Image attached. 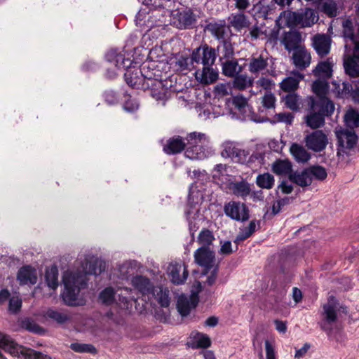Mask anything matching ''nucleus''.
Returning a JSON list of instances; mask_svg holds the SVG:
<instances>
[{
  "label": "nucleus",
  "instance_id": "1",
  "mask_svg": "<svg viewBox=\"0 0 359 359\" xmlns=\"http://www.w3.org/2000/svg\"><path fill=\"white\" fill-rule=\"evenodd\" d=\"M105 58L109 63L114 65L118 69L126 70L124 79L129 86L137 89L148 88V83H146L140 69L132 67L133 60L126 57L121 52L116 49L110 50L106 53Z\"/></svg>",
  "mask_w": 359,
  "mask_h": 359
},
{
  "label": "nucleus",
  "instance_id": "2",
  "mask_svg": "<svg viewBox=\"0 0 359 359\" xmlns=\"http://www.w3.org/2000/svg\"><path fill=\"white\" fill-rule=\"evenodd\" d=\"M0 347L9 352L13 357L19 358L22 355L25 359H51L50 357L43 358L41 352L18 345L9 336L2 332H0Z\"/></svg>",
  "mask_w": 359,
  "mask_h": 359
},
{
  "label": "nucleus",
  "instance_id": "3",
  "mask_svg": "<svg viewBox=\"0 0 359 359\" xmlns=\"http://www.w3.org/2000/svg\"><path fill=\"white\" fill-rule=\"evenodd\" d=\"M192 60L195 64L203 66H212L217 58L216 49L207 43H202L194 48L191 53Z\"/></svg>",
  "mask_w": 359,
  "mask_h": 359
},
{
  "label": "nucleus",
  "instance_id": "4",
  "mask_svg": "<svg viewBox=\"0 0 359 359\" xmlns=\"http://www.w3.org/2000/svg\"><path fill=\"white\" fill-rule=\"evenodd\" d=\"M65 290L61 294L65 304L67 306H78L77 296L80 292V287L76 285L75 276L69 275L63 277Z\"/></svg>",
  "mask_w": 359,
  "mask_h": 359
},
{
  "label": "nucleus",
  "instance_id": "5",
  "mask_svg": "<svg viewBox=\"0 0 359 359\" xmlns=\"http://www.w3.org/2000/svg\"><path fill=\"white\" fill-rule=\"evenodd\" d=\"M204 30L210 33L219 43L231 40L234 36L230 26L224 22H210L205 26Z\"/></svg>",
  "mask_w": 359,
  "mask_h": 359
},
{
  "label": "nucleus",
  "instance_id": "6",
  "mask_svg": "<svg viewBox=\"0 0 359 359\" xmlns=\"http://www.w3.org/2000/svg\"><path fill=\"white\" fill-rule=\"evenodd\" d=\"M204 30L210 33L219 43L231 40L234 36L230 26L224 22H210L205 26Z\"/></svg>",
  "mask_w": 359,
  "mask_h": 359
},
{
  "label": "nucleus",
  "instance_id": "7",
  "mask_svg": "<svg viewBox=\"0 0 359 359\" xmlns=\"http://www.w3.org/2000/svg\"><path fill=\"white\" fill-rule=\"evenodd\" d=\"M195 262L203 266L202 275H207L210 270L215 267V255L213 250L205 247H200L194 252Z\"/></svg>",
  "mask_w": 359,
  "mask_h": 359
},
{
  "label": "nucleus",
  "instance_id": "8",
  "mask_svg": "<svg viewBox=\"0 0 359 359\" xmlns=\"http://www.w3.org/2000/svg\"><path fill=\"white\" fill-rule=\"evenodd\" d=\"M336 304L334 302V298L329 299L327 304H324L323 311L322 312V321L318 323L320 328L330 334L332 332L331 325L337 320V313Z\"/></svg>",
  "mask_w": 359,
  "mask_h": 359
},
{
  "label": "nucleus",
  "instance_id": "9",
  "mask_svg": "<svg viewBox=\"0 0 359 359\" xmlns=\"http://www.w3.org/2000/svg\"><path fill=\"white\" fill-rule=\"evenodd\" d=\"M224 210L227 217L238 222H245L250 217L248 208L241 202L231 201L225 204Z\"/></svg>",
  "mask_w": 359,
  "mask_h": 359
},
{
  "label": "nucleus",
  "instance_id": "10",
  "mask_svg": "<svg viewBox=\"0 0 359 359\" xmlns=\"http://www.w3.org/2000/svg\"><path fill=\"white\" fill-rule=\"evenodd\" d=\"M302 41V34L296 29L284 32L280 37V43L289 53L303 47L304 46L301 44Z\"/></svg>",
  "mask_w": 359,
  "mask_h": 359
},
{
  "label": "nucleus",
  "instance_id": "11",
  "mask_svg": "<svg viewBox=\"0 0 359 359\" xmlns=\"http://www.w3.org/2000/svg\"><path fill=\"white\" fill-rule=\"evenodd\" d=\"M332 42V38L327 34H316L311 37V46L320 57L330 53Z\"/></svg>",
  "mask_w": 359,
  "mask_h": 359
},
{
  "label": "nucleus",
  "instance_id": "12",
  "mask_svg": "<svg viewBox=\"0 0 359 359\" xmlns=\"http://www.w3.org/2000/svg\"><path fill=\"white\" fill-rule=\"evenodd\" d=\"M305 142L308 149L320 152L325 149L327 144V137L322 130H316L306 135Z\"/></svg>",
  "mask_w": 359,
  "mask_h": 359
},
{
  "label": "nucleus",
  "instance_id": "13",
  "mask_svg": "<svg viewBox=\"0 0 359 359\" xmlns=\"http://www.w3.org/2000/svg\"><path fill=\"white\" fill-rule=\"evenodd\" d=\"M147 83L148 88L142 90H147L155 100L165 101L168 98V88L165 86L161 79L150 80Z\"/></svg>",
  "mask_w": 359,
  "mask_h": 359
},
{
  "label": "nucleus",
  "instance_id": "14",
  "mask_svg": "<svg viewBox=\"0 0 359 359\" xmlns=\"http://www.w3.org/2000/svg\"><path fill=\"white\" fill-rule=\"evenodd\" d=\"M168 274L172 283L181 285L187 279L189 271L187 266L180 263H171L168 267Z\"/></svg>",
  "mask_w": 359,
  "mask_h": 359
},
{
  "label": "nucleus",
  "instance_id": "15",
  "mask_svg": "<svg viewBox=\"0 0 359 359\" xmlns=\"http://www.w3.org/2000/svg\"><path fill=\"white\" fill-rule=\"evenodd\" d=\"M185 140L180 135L168 138L163 146V151L167 155H175L186 150Z\"/></svg>",
  "mask_w": 359,
  "mask_h": 359
},
{
  "label": "nucleus",
  "instance_id": "16",
  "mask_svg": "<svg viewBox=\"0 0 359 359\" xmlns=\"http://www.w3.org/2000/svg\"><path fill=\"white\" fill-rule=\"evenodd\" d=\"M311 109L317 110L325 118L330 116L334 111L335 106L328 97H320L317 100L311 98L310 102Z\"/></svg>",
  "mask_w": 359,
  "mask_h": 359
},
{
  "label": "nucleus",
  "instance_id": "17",
  "mask_svg": "<svg viewBox=\"0 0 359 359\" xmlns=\"http://www.w3.org/2000/svg\"><path fill=\"white\" fill-rule=\"evenodd\" d=\"M336 136L339 147L345 149H353L357 144L358 136L354 130L341 129L336 131Z\"/></svg>",
  "mask_w": 359,
  "mask_h": 359
},
{
  "label": "nucleus",
  "instance_id": "18",
  "mask_svg": "<svg viewBox=\"0 0 359 359\" xmlns=\"http://www.w3.org/2000/svg\"><path fill=\"white\" fill-rule=\"evenodd\" d=\"M292 60L294 65L300 70L307 68L311 60L310 53L304 46L293 51Z\"/></svg>",
  "mask_w": 359,
  "mask_h": 359
},
{
  "label": "nucleus",
  "instance_id": "19",
  "mask_svg": "<svg viewBox=\"0 0 359 359\" xmlns=\"http://www.w3.org/2000/svg\"><path fill=\"white\" fill-rule=\"evenodd\" d=\"M37 279L36 271L31 266L21 267L17 274V280L20 285H34Z\"/></svg>",
  "mask_w": 359,
  "mask_h": 359
},
{
  "label": "nucleus",
  "instance_id": "20",
  "mask_svg": "<svg viewBox=\"0 0 359 359\" xmlns=\"http://www.w3.org/2000/svg\"><path fill=\"white\" fill-rule=\"evenodd\" d=\"M197 297H188L184 294L179 296L177 302V309L183 317L189 314L191 310L198 304Z\"/></svg>",
  "mask_w": 359,
  "mask_h": 359
},
{
  "label": "nucleus",
  "instance_id": "21",
  "mask_svg": "<svg viewBox=\"0 0 359 359\" xmlns=\"http://www.w3.org/2000/svg\"><path fill=\"white\" fill-rule=\"evenodd\" d=\"M82 268L85 274L98 276L104 271L105 264L98 259L91 257L85 259Z\"/></svg>",
  "mask_w": 359,
  "mask_h": 359
},
{
  "label": "nucleus",
  "instance_id": "22",
  "mask_svg": "<svg viewBox=\"0 0 359 359\" xmlns=\"http://www.w3.org/2000/svg\"><path fill=\"white\" fill-rule=\"evenodd\" d=\"M175 71L179 72H191L196 68L195 63L192 60V54L179 55L173 63Z\"/></svg>",
  "mask_w": 359,
  "mask_h": 359
},
{
  "label": "nucleus",
  "instance_id": "23",
  "mask_svg": "<svg viewBox=\"0 0 359 359\" xmlns=\"http://www.w3.org/2000/svg\"><path fill=\"white\" fill-rule=\"evenodd\" d=\"M133 285L142 294L154 295V286L150 280L142 276H136L132 279Z\"/></svg>",
  "mask_w": 359,
  "mask_h": 359
},
{
  "label": "nucleus",
  "instance_id": "24",
  "mask_svg": "<svg viewBox=\"0 0 359 359\" xmlns=\"http://www.w3.org/2000/svg\"><path fill=\"white\" fill-rule=\"evenodd\" d=\"M304 75L299 72H292L290 76L285 78L280 83V88L285 92H293L299 87Z\"/></svg>",
  "mask_w": 359,
  "mask_h": 359
},
{
  "label": "nucleus",
  "instance_id": "25",
  "mask_svg": "<svg viewBox=\"0 0 359 359\" xmlns=\"http://www.w3.org/2000/svg\"><path fill=\"white\" fill-rule=\"evenodd\" d=\"M216 49L217 55L219 56V60L222 62L224 60H229L233 58L234 56V43L232 39L219 43Z\"/></svg>",
  "mask_w": 359,
  "mask_h": 359
},
{
  "label": "nucleus",
  "instance_id": "26",
  "mask_svg": "<svg viewBox=\"0 0 359 359\" xmlns=\"http://www.w3.org/2000/svg\"><path fill=\"white\" fill-rule=\"evenodd\" d=\"M210 154L208 148L205 145L198 147H187L184 151V156L191 160H203Z\"/></svg>",
  "mask_w": 359,
  "mask_h": 359
},
{
  "label": "nucleus",
  "instance_id": "27",
  "mask_svg": "<svg viewBox=\"0 0 359 359\" xmlns=\"http://www.w3.org/2000/svg\"><path fill=\"white\" fill-rule=\"evenodd\" d=\"M178 28H192L196 22V18L193 11L190 9L185 10L177 14Z\"/></svg>",
  "mask_w": 359,
  "mask_h": 359
},
{
  "label": "nucleus",
  "instance_id": "28",
  "mask_svg": "<svg viewBox=\"0 0 359 359\" xmlns=\"http://www.w3.org/2000/svg\"><path fill=\"white\" fill-rule=\"evenodd\" d=\"M289 179L302 187L310 186L312 183L308 168L300 172H293L289 175Z\"/></svg>",
  "mask_w": 359,
  "mask_h": 359
},
{
  "label": "nucleus",
  "instance_id": "29",
  "mask_svg": "<svg viewBox=\"0 0 359 359\" xmlns=\"http://www.w3.org/2000/svg\"><path fill=\"white\" fill-rule=\"evenodd\" d=\"M333 62L331 58L320 62L313 69V74L316 76L324 79H329L332 75Z\"/></svg>",
  "mask_w": 359,
  "mask_h": 359
},
{
  "label": "nucleus",
  "instance_id": "30",
  "mask_svg": "<svg viewBox=\"0 0 359 359\" xmlns=\"http://www.w3.org/2000/svg\"><path fill=\"white\" fill-rule=\"evenodd\" d=\"M154 62L143 63L140 69L146 83L150 82V80L161 79V74L158 69H156Z\"/></svg>",
  "mask_w": 359,
  "mask_h": 359
},
{
  "label": "nucleus",
  "instance_id": "31",
  "mask_svg": "<svg viewBox=\"0 0 359 359\" xmlns=\"http://www.w3.org/2000/svg\"><path fill=\"white\" fill-rule=\"evenodd\" d=\"M269 65L267 57L260 55L257 57H252L248 64V69L252 74L257 75L262 71L266 69Z\"/></svg>",
  "mask_w": 359,
  "mask_h": 359
},
{
  "label": "nucleus",
  "instance_id": "32",
  "mask_svg": "<svg viewBox=\"0 0 359 359\" xmlns=\"http://www.w3.org/2000/svg\"><path fill=\"white\" fill-rule=\"evenodd\" d=\"M222 69L223 74L231 78L243 71V67L238 65L237 60L233 58L222 62Z\"/></svg>",
  "mask_w": 359,
  "mask_h": 359
},
{
  "label": "nucleus",
  "instance_id": "33",
  "mask_svg": "<svg viewBox=\"0 0 359 359\" xmlns=\"http://www.w3.org/2000/svg\"><path fill=\"white\" fill-rule=\"evenodd\" d=\"M184 140L186 148L205 145L208 142V137L204 133L197 132L189 133Z\"/></svg>",
  "mask_w": 359,
  "mask_h": 359
},
{
  "label": "nucleus",
  "instance_id": "34",
  "mask_svg": "<svg viewBox=\"0 0 359 359\" xmlns=\"http://www.w3.org/2000/svg\"><path fill=\"white\" fill-rule=\"evenodd\" d=\"M292 163L287 159H278L273 163L272 171L278 175H290L292 172Z\"/></svg>",
  "mask_w": 359,
  "mask_h": 359
},
{
  "label": "nucleus",
  "instance_id": "35",
  "mask_svg": "<svg viewBox=\"0 0 359 359\" xmlns=\"http://www.w3.org/2000/svg\"><path fill=\"white\" fill-rule=\"evenodd\" d=\"M306 125L312 129H317L324 126L325 118L317 110L311 111L306 116Z\"/></svg>",
  "mask_w": 359,
  "mask_h": 359
},
{
  "label": "nucleus",
  "instance_id": "36",
  "mask_svg": "<svg viewBox=\"0 0 359 359\" xmlns=\"http://www.w3.org/2000/svg\"><path fill=\"white\" fill-rule=\"evenodd\" d=\"M229 20L231 26L237 30H241L250 26L248 17L243 12L231 14Z\"/></svg>",
  "mask_w": 359,
  "mask_h": 359
},
{
  "label": "nucleus",
  "instance_id": "37",
  "mask_svg": "<svg viewBox=\"0 0 359 359\" xmlns=\"http://www.w3.org/2000/svg\"><path fill=\"white\" fill-rule=\"evenodd\" d=\"M231 189L234 195L242 198H246L251 191L250 184L243 180L233 183Z\"/></svg>",
  "mask_w": 359,
  "mask_h": 359
},
{
  "label": "nucleus",
  "instance_id": "38",
  "mask_svg": "<svg viewBox=\"0 0 359 359\" xmlns=\"http://www.w3.org/2000/svg\"><path fill=\"white\" fill-rule=\"evenodd\" d=\"M58 269L56 266H52L46 269L45 280L48 286L53 290H55L58 286Z\"/></svg>",
  "mask_w": 359,
  "mask_h": 359
},
{
  "label": "nucleus",
  "instance_id": "39",
  "mask_svg": "<svg viewBox=\"0 0 359 359\" xmlns=\"http://www.w3.org/2000/svg\"><path fill=\"white\" fill-rule=\"evenodd\" d=\"M218 78V73L212 66H203L201 74V81L208 84L215 82Z\"/></svg>",
  "mask_w": 359,
  "mask_h": 359
},
{
  "label": "nucleus",
  "instance_id": "40",
  "mask_svg": "<svg viewBox=\"0 0 359 359\" xmlns=\"http://www.w3.org/2000/svg\"><path fill=\"white\" fill-rule=\"evenodd\" d=\"M274 182V177L269 172L259 174L256 178L257 185L262 189H271L273 187Z\"/></svg>",
  "mask_w": 359,
  "mask_h": 359
},
{
  "label": "nucleus",
  "instance_id": "41",
  "mask_svg": "<svg viewBox=\"0 0 359 359\" xmlns=\"http://www.w3.org/2000/svg\"><path fill=\"white\" fill-rule=\"evenodd\" d=\"M344 67L345 73L350 77H359V64L355 59L348 57L345 60L344 62Z\"/></svg>",
  "mask_w": 359,
  "mask_h": 359
},
{
  "label": "nucleus",
  "instance_id": "42",
  "mask_svg": "<svg viewBox=\"0 0 359 359\" xmlns=\"http://www.w3.org/2000/svg\"><path fill=\"white\" fill-rule=\"evenodd\" d=\"M214 240L215 237L212 232L208 229H203L199 233L197 241L201 245V247L210 248Z\"/></svg>",
  "mask_w": 359,
  "mask_h": 359
},
{
  "label": "nucleus",
  "instance_id": "43",
  "mask_svg": "<svg viewBox=\"0 0 359 359\" xmlns=\"http://www.w3.org/2000/svg\"><path fill=\"white\" fill-rule=\"evenodd\" d=\"M311 182L313 180L324 181L327 177L326 169L321 165H311L308 167Z\"/></svg>",
  "mask_w": 359,
  "mask_h": 359
},
{
  "label": "nucleus",
  "instance_id": "44",
  "mask_svg": "<svg viewBox=\"0 0 359 359\" xmlns=\"http://www.w3.org/2000/svg\"><path fill=\"white\" fill-rule=\"evenodd\" d=\"M233 81V88L238 90H244L248 87L252 86L253 80L249 79L247 75L237 74L234 77Z\"/></svg>",
  "mask_w": 359,
  "mask_h": 359
},
{
  "label": "nucleus",
  "instance_id": "45",
  "mask_svg": "<svg viewBox=\"0 0 359 359\" xmlns=\"http://www.w3.org/2000/svg\"><path fill=\"white\" fill-rule=\"evenodd\" d=\"M290 151L298 161L306 162L310 158V155L306 149L297 144H293L291 146Z\"/></svg>",
  "mask_w": 359,
  "mask_h": 359
},
{
  "label": "nucleus",
  "instance_id": "46",
  "mask_svg": "<svg viewBox=\"0 0 359 359\" xmlns=\"http://www.w3.org/2000/svg\"><path fill=\"white\" fill-rule=\"evenodd\" d=\"M302 15V27H309L314 25L317 20L318 17L316 15L315 11L310 8H306L304 12L301 13Z\"/></svg>",
  "mask_w": 359,
  "mask_h": 359
},
{
  "label": "nucleus",
  "instance_id": "47",
  "mask_svg": "<svg viewBox=\"0 0 359 359\" xmlns=\"http://www.w3.org/2000/svg\"><path fill=\"white\" fill-rule=\"evenodd\" d=\"M344 119L347 126L351 130L359 126V113L354 109L348 110L344 116Z\"/></svg>",
  "mask_w": 359,
  "mask_h": 359
},
{
  "label": "nucleus",
  "instance_id": "48",
  "mask_svg": "<svg viewBox=\"0 0 359 359\" xmlns=\"http://www.w3.org/2000/svg\"><path fill=\"white\" fill-rule=\"evenodd\" d=\"M343 34L345 38L349 39L355 46V42L358 41V35L355 36L353 23L350 20H346L343 22Z\"/></svg>",
  "mask_w": 359,
  "mask_h": 359
},
{
  "label": "nucleus",
  "instance_id": "49",
  "mask_svg": "<svg viewBox=\"0 0 359 359\" xmlns=\"http://www.w3.org/2000/svg\"><path fill=\"white\" fill-rule=\"evenodd\" d=\"M285 105L292 111H298L300 108V98L296 93H289L285 97Z\"/></svg>",
  "mask_w": 359,
  "mask_h": 359
},
{
  "label": "nucleus",
  "instance_id": "50",
  "mask_svg": "<svg viewBox=\"0 0 359 359\" xmlns=\"http://www.w3.org/2000/svg\"><path fill=\"white\" fill-rule=\"evenodd\" d=\"M327 83L323 81H316L313 83L312 90L318 97H326L325 95L327 91Z\"/></svg>",
  "mask_w": 359,
  "mask_h": 359
},
{
  "label": "nucleus",
  "instance_id": "51",
  "mask_svg": "<svg viewBox=\"0 0 359 359\" xmlns=\"http://www.w3.org/2000/svg\"><path fill=\"white\" fill-rule=\"evenodd\" d=\"M115 291L113 287H108L104 289L99 295L100 299L102 303L109 305L114 301Z\"/></svg>",
  "mask_w": 359,
  "mask_h": 359
},
{
  "label": "nucleus",
  "instance_id": "52",
  "mask_svg": "<svg viewBox=\"0 0 359 359\" xmlns=\"http://www.w3.org/2000/svg\"><path fill=\"white\" fill-rule=\"evenodd\" d=\"M293 200L292 197H284L282 198H279L276 201L271 208V213L273 215H276L278 214L282 208L288 204H290Z\"/></svg>",
  "mask_w": 359,
  "mask_h": 359
},
{
  "label": "nucleus",
  "instance_id": "53",
  "mask_svg": "<svg viewBox=\"0 0 359 359\" xmlns=\"http://www.w3.org/2000/svg\"><path fill=\"white\" fill-rule=\"evenodd\" d=\"M46 316L60 324H62L69 320V317L67 314L60 313L53 309H48L46 311Z\"/></svg>",
  "mask_w": 359,
  "mask_h": 359
},
{
  "label": "nucleus",
  "instance_id": "54",
  "mask_svg": "<svg viewBox=\"0 0 359 359\" xmlns=\"http://www.w3.org/2000/svg\"><path fill=\"white\" fill-rule=\"evenodd\" d=\"M22 325L23 328L33 333L41 334L44 332L41 326L29 318L24 320L22 322Z\"/></svg>",
  "mask_w": 359,
  "mask_h": 359
},
{
  "label": "nucleus",
  "instance_id": "55",
  "mask_svg": "<svg viewBox=\"0 0 359 359\" xmlns=\"http://www.w3.org/2000/svg\"><path fill=\"white\" fill-rule=\"evenodd\" d=\"M70 348L78 353H96L95 347L91 344L72 343L70 345Z\"/></svg>",
  "mask_w": 359,
  "mask_h": 359
},
{
  "label": "nucleus",
  "instance_id": "56",
  "mask_svg": "<svg viewBox=\"0 0 359 359\" xmlns=\"http://www.w3.org/2000/svg\"><path fill=\"white\" fill-rule=\"evenodd\" d=\"M223 149L222 151V156L224 158H232L238 147L234 142H225L222 145Z\"/></svg>",
  "mask_w": 359,
  "mask_h": 359
},
{
  "label": "nucleus",
  "instance_id": "57",
  "mask_svg": "<svg viewBox=\"0 0 359 359\" xmlns=\"http://www.w3.org/2000/svg\"><path fill=\"white\" fill-rule=\"evenodd\" d=\"M322 11L330 18H333L337 15V6L334 1H325L323 4Z\"/></svg>",
  "mask_w": 359,
  "mask_h": 359
},
{
  "label": "nucleus",
  "instance_id": "58",
  "mask_svg": "<svg viewBox=\"0 0 359 359\" xmlns=\"http://www.w3.org/2000/svg\"><path fill=\"white\" fill-rule=\"evenodd\" d=\"M233 104L242 114L246 112L248 107L247 100L242 95H236L233 97Z\"/></svg>",
  "mask_w": 359,
  "mask_h": 359
},
{
  "label": "nucleus",
  "instance_id": "59",
  "mask_svg": "<svg viewBox=\"0 0 359 359\" xmlns=\"http://www.w3.org/2000/svg\"><path fill=\"white\" fill-rule=\"evenodd\" d=\"M169 290L167 289L160 288L159 292L157 293V298L159 304L162 307H168L170 305Z\"/></svg>",
  "mask_w": 359,
  "mask_h": 359
},
{
  "label": "nucleus",
  "instance_id": "60",
  "mask_svg": "<svg viewBox=\"0 0 359 359\" xmlns=\"http://www.w3.org/2000/svg\"><path fill=\"white\" fill-rule=\"evenodd\" d=\"M248 156L249 152L248 151L238 148L231 159L235 163L244 164L248 161Z\"/></svg>",
  "mask_w": 359,
  "mask_h": 359
},
{
  "label": "nucleus",
  "instance_id": "61",
  "mask_svg": "<svg viewBox=\"0 0 359 359\" xmlns=\"http://www.w3.org/2000/svg\"><path fill=\"white\" fill-rule=\"evenodd\" d=\"M274 122H282L290 125L293 121L294 115L290 112L279 113L274 116Z\"/></svg>",
  "mask_w": 359,
  "mask_h": 359
},
{
  "label": "nucleus",
  "instance_id": "62",
  "mask_svg": "<svg viewBox=\"0 0 359 359\" xmlns=\"http://www.w3.org/2000/svg\"><path fill=\"white\" fill-rule=\"evenodd\" d=\"M22 306V300L18 297H13L9 299L8 309L13 313H17Z\"/></svg>",
  "mask_w": 359,
  "mask_h": 359
},
{
  "label": "nucleus",
  "instance_id": "63",
  "mask_svg": "<svg viewBox=\"0 0 359 359\" xmlns=\"http://www.w3.org/2000/svg\"><path fill=\"white\" fill-rule=\"evenodd\" d=\"M302 15L299 12H292L287 18V24L290 26L299 25L302 27Z\"/></svg>",
  "mask_w": 359,
  "mask_h": 359
},
{
  "label": "nucleus",
  "instance_id": "64",
  "mask_svg": "<svg viewBox=\"0 0 359 359\" xmlns=\"http://www.w3.org/2000/svg\"><path fill=\"white\" fill-rule=\"evenodd\" d=\"M353 90L354 89H353L352 84L348 82H343L342 88L338 90V97L342 98L348 96L351 97V94Z\"/></svg>",
  "mask_w": 359,
  "mask_h": 359
}]
</instances>
